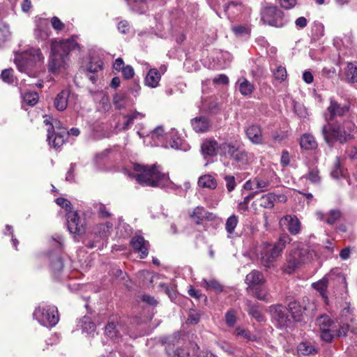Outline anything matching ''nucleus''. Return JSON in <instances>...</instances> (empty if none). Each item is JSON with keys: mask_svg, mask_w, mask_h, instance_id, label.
Instances as JSON below:
<instances>
[{"mask_svg": "<svg viewBox=\"0 0 357 357\" xmlns=\"http://www.w3.org/2000/svg\"><path fill=\"white\" fill-rule=\"evenodd\" d=\"M279 224L280 226H286L292 235H296L301 231V222L296 215H284L280 220Z\"/></svg>", "mask_w": 357, "mask_h": 357, "instance_id": "14", "label": "nucleus"}, {"mask_svg": "<svg viewBox=\"0 0 357 357\" xmlns=\"http://www.w3.org/2000/svg\"><path fill=\"white\" fill-rule=\"evenodd\" d=\"M130 245L140 258L144 259L148 255V242L141 236H135L132 238Z\"/></svg>", "mask_w": 357, "mask_h": 357, "instance_id": "19", "label": "nucleus"}, {"mask_svg": "<svg viewBox=\"0 0 357 357\" xmlns=\"http://www.w3.org/2000/svg\"><path fill=\"white\" fill-rule=\"evenodd\" d=\"M311 255L307 248L292 250L287 257L286 264L282 267L283 271L288 274L292 273L301 265L309 261Z\"/></svg>", "mask_w": 357, "mask_h": 357, "instance_id": "5", "label": "nucleus"}, {"mask_svg": "<svg viewBox=\"0 0 357 357\" xmlns=\"http://www.w3.org/2000/svg\"><path fill=\"white\" fill-rule=\"evenodd\" d=\"M261 20L266 24L278 28L288 22L284 13L274 4L265 3L261 9Z\"/></svg>", "mask_w": 357, "mask_h": 357, "instance_id": "3", "label": "nucleus"}, {"mask_svg": "<svg viewBox=\"0 0 357 357\" xmlns=\"http://www.w3.org/2000/svg\"><path fill=\"white\" fill-rule=\"evenodd\" d=\"M345 79L348 82H357V63H349L347 64Z\"/></svg>", "mask_w": 357, "mask_h": 357, "instance_id": "36", "label": "nucleus"}, {"mask_svg": "<svg viewBox=\"0 0 357 357\" xmlns=\"http://www.w3.org/2000/svg\"><path fill=\"white\" fill-rule=\"evenodd\" d=\"M235 334L237 336L241 337L244 339H246L247 340H255V336L252 335L250 331L243 328L238 327L235 330Z\"/></svg>", "mask_w": 357, "mask_h": 357, "instance_id": "58", "label": "nucleus"}, {"mask_svg": "<svg viewBox=\"0 0 357 357\" xmlns=\"http://www.w3.org/2000/svg\"><path fill=\"white\" fill-rule=\"evenodd\" d=\"M105 335L110 338H114L118 336V330L114 322H109L105 326Z\"/></svg>", "mask_w": 357, "mask_h": 357, "instance_id": "56", "label": "nucleus"}, {"mask_svg": "<svg viewBox=\"0 0 357 357\" xmlns=\"http://www.w3.org/2000/svg\"><path fill=\"white\" fill-rule=\"evenodd\" d=\"M291 241V238L288 234H283L274 245L267 242L263 243L262 250L260 253L261 265L267 268L273 267L274 262L281 255L287 244L289 243Z\"/></svg>", "mask_w": 357, "mask_h": 357, "instance_id": "1", "label": "nucleus"}, {"mask_svg": "<svg viewBox=\"0 0 357 357\" xmlns=\"http://www.w3.org/2000/svg\"><path fill=\"white\" fill-rule=\"evenodd\" d=\"M44 123L48 126L47 141L49 144L57 149L61 146L67 137V130L61 126L59 121L54 119H46Z\"/></svg>", "mask_w": 357, "mask_h": 357, "instance_id": "4", "label": "nucleus"}, {"mask_svg": "<svg viewBox=\"0 0 357 357\" xmlns=\"http://www.w3.org/2000/svg\"><path fill=\"white\" fill-rule=\"evenodd\" d=\"M348 110L347 106H341L337 101L331 99L330 105L327 108V113L325 114L326 120L332 121L335 116L344 115Z\"/></svg>", "mask_w": 357, "mask_h": 357, "instance_id": "16", "label": "nucleus"}, {"mask_svg": "<svg viewBox=\"0 0 357 357\" xmlns=\"http://www.w3.org/2000/svg\"><path fill=\"white\" fill-rule=\"evenodd\" d=\"M70 95V92L67 89L61 91L56 95L54 104L57 110L63 111L66 109Z\"/></svg>", "mask_w": 357, "mask_h": 357, "instance_id": "23", "label": "nucleus"}, {"mask_svg": "<svg viewBox=\"0 0 357 357\" xmlns=\"http://www.w3.org/2000/svg\"><path fill=\"white\" fill-rule=\"evenodd\" d=\"M349 326L347 324H340L336 322L335 329L332 331L333 340L335 337H344L347 335Z\"/></svg>", "mask_w": 357, "mask_h": 357, "instance_id": "44", "label": "nucleus"}, {"mask_svg": "<svg viewBox=\"0 0 357 357\" xmlns=\"http://www.w3.org/2000/svg\"><path fill=\"white\" fill-rule=\"evenodd\" d=\"M331 175L334 178H339L344 176V170L341 167L340 162L337 160L334 165V167L331 172Z\"/></svg>", "mask_w": 357, "mask_h": 357, "instance_id": "60", "label": "nucleus"}, {"mask_svg": "<svg viewBox=\"0 0 357 357\" xmlns=\"http://www.w3.org/2000/svg\"><path fill=\"white\" fill-rule=\"evenodd\" d=\"M178 149L181 144V139L178 132L173 128L165 131L162 126H158V146Z\"/></svg>", "mask_w": 357, "mask_h": 357, "instance_id": "8", "label": "nucleus"}, {"mask_svg": "<svg viewBox=\"0 0 357 357\" xmlns=\"http://www.w3.org/2000/svg\"><path fill=\"white\" fill-rule=\"evenodd\" d=\"M225 321L229 326H234L236 321V312L234 310H229L225 314Z\"/></svg>", "mask_w": 357, "mask_h": 357, "instance_id": "63", "label": "nucleus"}, {"mask_svg": "<svg viewBox=\"0 0 357 357\" xmlns=\"http://www.w3.org/2000/svg\"><path fill=\"white\" fill-rule=\"evenodd\" d=\"M52 52V54L49 61V70L54 73L65 68L67 64L68 57L61 52L57 51Z\"/></svg>", "mask_w": 357, "mask_h": 357, "instance_id": "13", "label": "nucleus"}, {"mask_svg": "<svg viewBox=\"0 0 357 357\" xmlns=\"http://www.w3.org/2000/svg\"><path fill=\"white\" fill-rule=\"evenodd\" d=\"M307 180L310 181L311 183H317L320 181V176L319 174V171L317 169H312L310 170L305 176Z\"/></svg>", "mask_w": 357, "mask_h": 357, "instance_id": "61", "label": "nucleus"}, {"mask_svg": "<svg viewBox=\"0 0 357 357\" xmlns=\"http://www.w3.org/2000/svg\"><path fill=\"white\" fill-rule=\"evenodd\" d=\"M238 218L236 215L229 216L226 221L225 229L226 231L229 234H232L238 224Z\"/></svg>", "mask_w": 357, "mask_h": 357, "instance_id": "48", "label": "nucleus"}, {"mask_svg": "<svg viewBox=\"0 0 357 357\" xmlns=\"http://www.w3.org/2000/svg\"><path fill=\"white\" fill-rule=\"evenodd\" d=\"M241 7V4L237 1H231L227 4L224 5V11L229 15L230 14H234V10H238V8Z\"/></svg>", "mask_w": 357, "mask_h": 357, "instance_id": "57", "label": "nucleus"}, {"mask_svg": "<svg viewBox=\"0 0 357 357\" xmlns=\"http://www.w3.org/2000/svg\"><path fill=\"white\" fill-rule=\"evenodd\" d=\"M298 354L299 355L308 356L317 353L315 347L310 342H301L298 346Z\"/></svg>", "mask_w": 357, "mask_h": 357, "instance_id": "39", "label": "nucleus"}, {"mask_svg": "<svg viewBox=\"0 0 357 357\" xmlns=\"http://www.w3.org/2000/svg\"><path fill=\"white\" fill-rule=\"evenodd\" d=\"M209 213L202 206H197L189 216L192 222L197 225H201L204 220L209 219Z\"/></svg>", "mask_w": 357, "mask_h": 357, "instance_id": "21", "label": "nucleus"}, {"mask_svg": "<svg viewBox=\"0 0 357 357\" xmlns=\"http://www.w3.org/2000/svg\"><path fill=\"white\" fill-rule=\"evenodd\" d=\"M68 229L71 234L82 235L85 232V222L77 213L70 211L67 213Z\"/></svg>", "mask_w": 357, "mask_h": 357, "instance_id": "12", "label": "nucleus"}, {"mask_svg": "<svg viewBox=\"0 0 357 357\" xmlns=\"http://www.w3.org/2000/svg\"><path fill=\"white\" fill-rule=\"evenodd\" d=\"M78 46L73 38L63 40L59 42H52V51L61 52L68 57L69 52L75 50Z\"/></svg>", "mask_w": 357, "mask_h": 357, "instance_id": "15", "label": "nucleus"}, {"mask_svg": "<svg viewBox=\"0 0 357 357\" xmlns=\"http://www.w3.org/2000/svg\"><path fill=\"white\" fill-rule=\"evenodd\" d=\"M289 313L290 315V318L292 321H301V317L303 316V313L305 310L301 305L296 301L290 302L289 304Z\"/></svg>", "mask_w": 357, "mask_h": 357, "instance_id": "26", "label": "nucleus"}, {"mask_svg": "<svg viewBox=\"0 0 357 357\" xmlns=\"http://www.w3.org/2000/svg\"><path fill=\"white\" fill-rule=\"evenodd\" d=\"M50 266L52 271L54 273H59L63 268V263L61 257L59 255L52 257Z\"/></svg>", "mask_w": 357, "mask_h": 357, "instance_id": "45", "label": "nucleus"}, {"mask_svg": "<svg viewBox=\"0 0 357 357\" xmlns=\"http://www.w3.org/2000/svg\"><path fill=\"white\" fill-rule=\"evenodd\" d=\"M256 189H259L260 192L267 190L268 187L270 185V181L268 179L263 178L260 176H257L254 178Z\"/></svg>", "mask_w": 357, "mask_h": 357, "instance_id": "50", "label": "nucleus"}, {"mask_svg": "<svg viewBox=\"0 0 357 357\" xmlns=\"http://www.w3.org/2000/svg\"><path fill=\"white\" fill-rule=\"evenodd\" d=\"M316 324L319 327L321 334L320 337L324 341L330 342L333 340L332 330L335 327L336 322L326 314H323L316 319Z\"/></svg>", "mask_w": 357, "mask_h": 357, "instance_id": "10", "label": "nucleus"}, {"mask_svg": "<svg viewBox=\"0 0 357 357\" xmlns=\"http://www.w3.org/2000/svg\"><path fill=\"white\" fill-rule=\"evenodd\" d=\"M245 283L248 285V289L262 286L265 282V278L259 271L253 270L245 277Z\"/></svg>", "mask_w": 357, "mask_h": 357, "instance_id": "20", "label": "nucleus"}, {"mask_svg": "<svg viewBox=\"0 0 357 357\" xmlns=\"http://www.w3.org/2000/svg\"><path fill=\"white\" fill-rule=\"evenodd\" d=\"M322 135L326 142L330 145L336 141L341 143L346 142V135L343 132L342 124L328 123L322 128Z\"/></svg>", "mask_w": 357, "mask_h": 357, "instance_id": "9", "label": "nucleus"}, {"mask_svg": "<svg viewBox=\"0 0 357 357\" xmlns=\"http://www.w3.org/2000/svg\"><path fill=\"white\" fill-rule=\"evenodd\" d=\"M112 228V224L109 222L100 223L96 225L94 229V232L96 234H98L100 236L106 237L109 234Z\"/></svg>", "mask_w": 357, "mask_h": 357, "instance_id": "43", "label": "nucleus"}, {"mask_svg": "<svg viewBox=\"0 0 357 357\" xmlns=\"http://www.w3.org/2000/svg\"><path fill=\"white\" fill-rule=\"evenodd\" d=\"M93 99L99 101L98 109L102 112H107L110 109V104L108 96L102 91L94 93Z\"/></svg>", "mask_w": 357, "mask_h": 357, "instance_id": "32", "label": "nucleus"}, {"mask_svg": "<svg viewBox=\"0 0 357 357\" xmlns=\"http://www.w3.org/2000/svg\"><path fill=\"white\" fill-rule=\"evenodd\" d=\"M156 70L155 69H151L149 70L144 82L145 84L151 88H155L156 87Z\"/></svg>", "mask_w": 357, "mask_h": 357, "instance_id": "51", "label": "nucleus"}, {"mask_svg": "<svg viewBox=\"0 0 357 357\" xmlns=\"http://www.w3.org/2000/svg\"><path fill=\"white\" fill-rule=\"evenodd\" d=\"M245 134L249 140L254 144H262L264 137L261 128L258 125H250L245 130Z\"/></svg>", "mask_w": 357, "mask_h": 357, "instance_id": "18", "label": "nucleus"}, {"mask_svg": "<svg viewBox=\"0 0 357 357\" xmlns=\"http://www.w3.org/2000/svg\"><path fill=\"white\" fill-rule=\"evenodd\" d=\"M154 0H133L132 8L140 14L146 13L149 8H154Z\"/></svg>", "mask_w": 357, "mask_h": 357, "instance_id": "24", "label": "nucleus"}, {"mask_svg": "<svg viewBox=\"0 0 357 357\" xmlns=\"http://www.w3.org/2000/svg\"><path fill=\"white\" fill-rule=\"evenodd\" d=\"M165 350L169 357H190V351L184 347L174 349V345L168 343L165 346Z\"/></svg>", "mask_w": 357, "mask_h": 357, "instance_id": "27", "label": "nucleus"}, {"mask_svg": "<svg viewBox=\"0 0 357 357\" xmlns=\"http://www.w3.org/2000/svg\"><path fill=\"white\" fill-rule=\"evenodd\" d=\"M220 148L223 150L225 153L229 155L231 159L241 149L238 145L230 142H225L222 144Z\"/></svg>", "mask_w": 357, "mask_h": 357, "instance_id": "42", "label": "nucleus"}, {"mask_svg": "<svg viewBox=\"0 0 357 357\" xmlns=\"http://www.w3.org/2000/svg\"><path fill=\"white\" fill-rule=\"evenodd\" d=\"M236 86L242 96H250L255 91V86L246 78L241 77L238 78Z\"/></svg>", "mask_w": 357, "mask_h": 357, "instance_id": "22", "label": "nucleus"}, {"mask_svg": "<svg viewBox=\"0 0 357 357\" xmlns=\"http://www.w3.org/2000/svg\"><path fill=\"white\" fill-rule=\"evenodd\" d=\"M198 185L201 188L215 189L217 187L216 179L211 174H205L199 178Z\"/></svg>", "mask_w": 357, "mask_h": 357, "instance_id": "35", "label": "nucleus"}, {"mask_svg": "<svg viewBox=\"0 0 357 357\" xmlns=\"http://www.w3.org/2000/svg\"><path fill=\"white\" fill-rule=\"evenodd\" d=\"M188 292L192 298L197 300L203 298L204 302L207 301V297L204 294H202L199 290L195 289L192 286H190Z\"/></svg>", "mask_w": 357, "mask_h": 357, "instance_id": "62", "label": "nucleus"}, {"mask_svg": "<svg viewBox=\"0 0 357 357\" xmlns=\"http://www.w3.org/2000/svg\"><path fill=\"white\" fill-rule=\"evenodd\" d=\"M33 317L38 321L47 327H52L59 321V315L56 307L40 305L34 311Z\"/></svg>", "mask_w": 357, "mask_h": 357, "instance_id": "6", "label": "nucleus"}, {"mask_svg": "<svg viewBox=\"0 0 357 357\" xmlns=\"http://www.w3.org/2000/svg\"><path fill=\"white\" fill-rule=\"evenodd\" d=\"M253 295L261 301H267L268 297V294L266 289L263 288L261 286L257 287L256 289L253 288L250 289Z\"/></svg>", "mask_w": 357, "mask_h": 357, "instance_id": "49", "label": "nucleus"}, {"mask_svg": "<svg viewBox=\"0 0 357 357\" xmlns=\"http://www.w3.org/2000/svg\"><path fill=\"white\" fill-rule=\"evenodd\" d=\"M300 144L301 148L305 150H312L317 146L314 137L309 134H305L301 137Z\"/></svg>", "mask_w": 357, "mask_h": 357, "instance_id": "37", "label": "nucleus"}, {"mask_svg": "<svg viewBox=\"0 0 357 357\" xmlns=\"http://www.w3.org/2000/svg\"><path fill=\"white\" fill-rule=\"evenodd\" d=\"M200 286L204 288L206 290H212L216 293H220L223 291V286L220 284V282L214 279H205L203 278L202 280Z\"/></svg>", "mask_w": 357, "mask_h": 357, "instance_id": "29", "label": "nucleus"}, {"mask_svg": "<svg viewBox=\"0 0 357 357\" xmlns=\"http://www.w3.org/2000/svg\"><path fill=\"white\" fill-rule=\"evenodd\" d=\"M273 74L274 79L279 82L284 81L287 77V70L282 66H278L276 69L273 70Z\"/></svg>", "mask_w": 357, "mask_h": 357, "instance_id": "47", "label": "nucleus"}, {"mask_svg": "<svg viewBox=\"0 0 357 357\" xmlns=\"http://www.w3.org/2000/svg\"><path fill=\"white\" fill-rule=\"evenodd\" d=\"M328 284V280L326 277H324L319 281L312 284V286L316 289L321 297L324 299L325 302L328 301V296L326 293L327 287Z\"/></svg>", "mask_w": 357, "mask_h": 357, "instance_id": "34", "label": "nucleus"}, {"mask_svg": "<svg viewBox=\"0 0 357 357\" xmlns=\"http://www.w3.org/2000/svg\"><path fill=\"white\" fill-rule=\"evenodd\" d=\"M138 276L139 280H142L144 285L147 286L148 287H153V279L155 275L153 273L150 272L149 271H142L138 273Z\"/></svg>", "mask_w": 357, "mask_h": 357, "instance_id": "40", "label": "nucleus"}, {"mask_svg": "<svg viewBox=\"0 0 357 357\" xmlns=\"http://www.w3.org/2000/svg\"><path fill=\"white\" fill-rule=\"evenodd\" d=\"M139 117L142 118L143 115L141 113L137 112H133L131 114H130L127 116H125V118H127V121L125 122V123L123 126V130L128 129L130 127V126L132 124H133L134 120Z\"/></svg>", "mask_w": 357, "mask_h": 357, "instance_id": "54", "label": "nucleus"}, {"mask_svg": "<svg viewBox=\"0 0 357 357\" xmlns=\"http://www.w3.org/2000/svg\"><path fill=\"white\" fill-rule=\"evenodd\" d=\"M232 159L238 163L246 164L248 161V152L243 149H240Z\"/></svg>", "mask_w": 357, "mask_h": 357, "instance_id": "52", "label": "nucleus"}, {"mask_svg": "<svg viewBox=\"0 0 357 357\" xmlns=\"http://www.w3.org/2000/svg\"><path fill=\"white\" fill-rule=\"evenodd\" d=\"M191 123L193 130L197 132H207L211 127L208 119L204 116H199L193 119Z\"/></svg>", "mask_w": 357, "mask_h": 357, "instance_id": "25", "label": "nucleus"}, {"mask_svg": "<svg viewBox=\"0 0 357 357\" xmlns=\"http://www.w3.org/2000/svg\"><path fill=\"white\" fill-rule=\"evenodd\" d=\"M248 312L249 314L252 315L258 321H264V316L259 310L257 305H250V303H249Z\"/></svg>", "mask_w": 357, "mask_h": 357, "instance_id": "53", "label": "nucleus"}, {"mask_svg": "<svg viewBox=\"0 0 357 357\" xmlns=\"http://www.w3.org/2000/svg\"><path fill=\"white\" fill-rule=\"evenodd\" d=\"M257 193H258V192L256 191V192H252V193L249 194L248 196H246L244 198V200L238 204V210L241 211H247L248 208V205L249 202L252 199H253L255 197V195Z\"/></svg>", "mask_w": 357, "mask_h": 357, "instance_id": "59", "label": "nucleus"}, {"mask_svg": "<svg viewBox=\"0 0 357 357\" xmlns=\"http://www.w3.org/2000/svg\"><path fill=\"white\" fill-rule=\"evenodd\" d=\"M80 326L84 333L90 335H93L96 331V325L91 321L88 317H84L79 321Z\"/></svg>", "mask_w": 357, "mask_h": 357, "instance_id": "38", "label": "nucleus"}, {"mask_svg": "<svg viewBox=\"0 0 357 357\" xmlns=\"http://www.w3.org/2000/svg\"><path fill=\"white\" fill-rule=\"evenodd\" d=\"M24 101L28 105L33 106L38 100V95L36 92H26L23 96Z\"/></svg>", "mask_w": 357, "mask_h": 357, "instance_id": "55", "label": "nucleus"}, {"mask_svg": "<svg viewBox=\"0 0 357 357\" xmlns=\"http://www.w3.org/2000/svg\"><path fill=\"white\" fill-rule=\"evenodd\" d=\"M174 183L169 179L168 173L162 172L158 166V187L173 189Z\"/></svg>", "mask_w": 357, "mask_h": 357, "instance_id": "33", "label": "nucleus"}, {"mask_svg": "<svg viewBox=\"0 0 357 357\" xmlns=\"http://www.w3.org/2000/svg\"><path fill=\"white\" fill-rule=\"evenodd\" d=\"M317 216L320 220L325 221L328 225H333L341 218V212L338 210H331L326 216L321 212H317Z\"/></svg>", "mask_w": 357, "mask_h": 357, "instance_id": "31", "label": "nucleus"}, {"mask_svg": "<svg viewBox=\"0 0 357 357\" xmlns=\"http://www.w3.org/2000/svg\"><path fill=\"white\" fill-rule=\"evenodd\" d=\"M133 169L136 172L134 178L142 185L145 186H156V182L154 176L156 174V165L155 164L149 166L138 163L133 165Z\"/></svg>", "mask_w": 357, "mask_h": 357, "instance_id": "7", "label": "nucleus"}, {"mask_svg": "<svg viewBox=\"0 0 357 357\" xmlns=\"http://www.w3.org/2000/svg\"><path fill=\"white\" fill-rule=\"evenodd\" d=\"M125 96L123 94H116L113 98V103L116 108L121 109L125 107Z\"/></svg>", "mask_w": 357, "mask_h": 357, "instance_id": "64", "label": "nucleus"}, {"mask_svg": "<svg viewBox=\"0 0 357 357\" xmlns=\"http://www.w3.org/2000/svg\"><path fill=\"white\" fill-rule=\"evenodd\" d=\"M44 59L45 57L39 48L29 47L16 54L15 63L20 72L29 76H33L35 74L33 73V70L38 63H43Z\"/></svg>", "mask_w": 357, "mask_h": 357, "instance_id": "2", "label": "nucleus"}, {"mask_svg": "<svg viewBox=\"0 0 357 357\" xmlns=\"http://www.w3.org/2000/svg\"><path fill=\"white\" fill-rule=\"evenodd\" d=\"M34 35L36 39L45 40L49 38L50 29L46 20H40L35 29Z\"/></svg>", "mask_w": 357, "mask_h": 357, "instance_id": "28", "label": "nucleus"}, {"mask_svg": "<svg viewBox=\"0 0 357 357\" xmlns=\"http://www.w3.org/2000/svg\"><path fill=\"white\" fill-rule=\"evenodd\" d=\"M277 199H279L280 202L286 200L284 196L277 195L274 193H268L255 200L253 204H257L261 207L270 209L273 208L274 203Z\"/></svg>", "mask_w": 357, "mask_h": 357, "instance_id": "17", "label": "nucleus"}, {"mask_svg": "<svg viewBox=\"0 0 357 357\" xmlns=\"http://www.w3.org/2000/svg\"><path fill=\"white\" fill-rule=\"evenodd\" d=\"M10 38V32L8 26L0 22V46Z\"/></svg>", "mask_w": 357, "mask_h": 357, "instance_id": "46", "label": "nucleus"}, {"mask_svg": "<svg viewBox=\"0 0 357 357\" xmlns=\"http://www.w3.org/2000/svg\"><path fill=\"white\" fill-rule=\"evenodd\" d=\"M343 132H345L346 141L354 137L357 132L354 123L351 121H345L342 123Z\"/></svg>", "mask_w": 357, "mask_h": 357, "instance_id": "41", "label": "nucleus"}, {"mask_svg": "<svg viewBox=\"0 0 357 357\" xmlns=\"http://www.w3.org/2000/svg\"><path fill=\"white\" fill-rule=\"evenodd\" d=\"M269 312L280 327H288L291 324L289 310L281 305H271Z\"/></svg>", "mask_w": 357, "mask_h": 357, "instance_id": "11", "label": "nucleus"}, {"mask_svg": "<svg viewBox=\"0 0 357 357\" xmlns=\"http://www.w3.org/2000/svg\"><path fill=\"white\" fill-rule=\"evenodd\" d=\"M218 147L216 141L208 139L203 142L201 148L204 155L213 156L216 155Z\"/></svg>", "mask_w": 357, "mask_h": 357, "instance_id": "30", "label": "nucleus"}]
</instances>
